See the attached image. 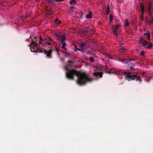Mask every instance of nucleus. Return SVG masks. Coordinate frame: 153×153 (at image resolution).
<instances>
[{"mask_svg":"<svg viewBox=\"0 0 153 153\" xmlns=\"http://www.w3.org/2000/svg\"><path fill=\"white\" fill-rule=\"evenodd\" d=\"M89 60L91 62H93L94 61V58L92 57H91L89 58Z\"/></svg>","mask_w":153,"mask_h":153,"instance_id":"22","label":"nucleus"},{"mask_svg":"<svg viewBox=\"0 0 153 153\" xmlns=\"http://www.w3.org/2000/svg\"><path fill=\"white\" fill-rule=\"evenodd\" d=\"M110 11V9H107L106 13V15H108L109 14Z\"/></svg>","mask_w":153,"mask_h":153,"instance_id":"24","label":"nucleus"},{"mask_svg":"<svg viewBox=\"0 0 153 153\" xmlns=\"http://www.w3.org/2000/svg\"><path fill=\"white\" fill-rule=\"evenodd\" d=\"M55 35L56 37L57 40L59 41L62 44L60 46L61 48L64 49L65 51H67L68 49L66 47L67 44L65 42L66 39L65 34L64 33L61 34L56 33Z\"/></svg>","mask_w":153,"mask_h":153,"instance_id":"4","label":"nucleus"},{"mask_svg":"<svg viewBox=\"0 0 153 153\" xmlns=\"http://www.w3.org/2000/svg\"><path fill=\"white\" fill-rule=\"evenodd\" d=\"M149 34H150L149 32H148L147 33H145L144 34V35H146L147 36H148V35H149Z\"/></svg>","mask_w":153,"mask_h":153,"instance_id":"31","label":"nucleus"},{"mask_svg":"<svg viewBox=\"0 0 153 153\" xmlns=\"http://www.w3.org/2000/svg\"><path fill=\"white\" fill-rule=\"evenodd\" d=\"M62 52L64 53V56L65 57H68L69 56V53L64 51Z\"/></svg>","mask_w":153,"mask_h":153,"instance_id":"15","label":"nucleus"},{"mask_svg":"<svg viewBox=\"0 0 153 153\" xmlns=\"http://www.w3.org/2000/svg\"><path fill=\"white\" fill-rule=\"evenodd\" d=\"M93 75L95 76L102 78V72H95L94 73Z\"/></svg>","mask_w":153,"mask_h":153,"instance_id":"9","label":"nucleus"},{"mask_svg":"<svg viewBox=\"0 0 153 153\" xmlns=\"http://www.w3.org/2000/svg\"><path fill=\"white\" fill-rule=\"evenodd\" d=\"M44 54H46L47 55V56L48 58H50V56L51 55V52H48L47 51H46Z\"/></svg>","mask_w":153,"mask_h":153,"instance_id":"13","label":"nucleus"},{"mask_svg":"<svg viewBox=\"0 0 153 153\" xmlns=\"http://www.w3.org/2000/svg\"><path fill=\"white\" fill-rule=\"evenodd\" d=\"M152 47V44L151 42H149L147 48L149 49H151Z\"/></svg>","mask_w":153,"mask_h":153,"instance_id":"16","label":"nucleus"},{"mask_svg":"<svg viewBox=\"0 0 153 153\" xmlns=\"http://www.w3.org/2000/svg\"><path fill=\"white\" fill-rule=\"evenodd\" d=\"M75 51H76V50H77L78 51H80V49L77 48L76 46L75 47Z\"/></svg>","mask_w":153,"mask_h":153,"instance_id":"28","label":"nucleus"},{"mask_svg":"<svg viewBox=\"0 0 153 153\" xmlns=\"http://www.w3.org/2000/svg\"><path fill=\"white\" fill-rule=\"evenodd\" d=\"M124 50H125V49L122 48V51H124Z\"/></svg>","mask_w":153,"mask_h":153,"instance_id":"36","label":"nucleus"},{"mask_svg":"<svg viewBox=\"0 0 153 153\" xmlns=\"http://www.w3.org/2000/svg\"><path fill=\"white\" fill-rule=\"evenodd\" d=\"M107 9H110V7L109 4H108L107 5Z\"/></svg>","mask_w":153,"mask_h":153,"instance_id":"32","label":"nucleus"},{"mask_svg":"<svg viewBox=\"0 0 153 153\" xmlns=\"http://www.w3.org/2000/svg\"><path fill=\"white\" fill-rule=\"evenodd\" d=\"M125 22V25L126 26H128L130 24V22H129L128 20L127 19H126V20Z\"/></svg>","mask_w":153,"mask_h":153,"instance_id":"17","label":"nucleus"},{"mask_svg":"<svg viewBox=\"0 0 153 153\" xmlns=\"http://www.w3.org/2000/svg\"><path fill=\"white\" fill-rule=\"evenodd\" d=\"M27 16H22L21 17V18H22V19H25L26 18H27Z\"/></svg>","mask_w":153,"mask_h":153,"instance_id":"26","label":"nucleus"},{"mask_svg":"<svg viewBox=\"0 0 153 153\" xmlns=\"http://www.w3.org/2000/svg\"><path fill=\"white\" fill-rule=\"evenodd\" d=\"M86 44L85 43H81L80 44V47L82 50H85L86 47Z\"/></svg>","mask_w":153,"mask_h":153,"instance_id":"11","label":"nucleus"},{"mask_svg":"<svg viewBox=\"0 0 153 153\" xmlns=\"http://www.w3.org/2000/svg\"><path fill=\"white\" fill-rule=\"evenodd\" d=\"M150 79L149 80H147V79H146V81H148L149 82Z\"/></svg>","mask_w":153,"mask_h":153,"instance_id":"38","label":"nucleus"},{"mask_svg":"<svg viewBox=\"0 0 153 153\" xmlns=\"http://www.w3.org/2000/svg\"><path fill=\"white\" fill-rule=\"evenodd\" d=\"M140 8L141 12V14H142V15H144L145 10L144 6V4L142 3H140Z\"/></svg>","mask_w":153,"mask_h":153,"instance_id":"8","label":"nucleus"},{"mask_svg":"<svg viewBox=\"0 0 153 153\" xmlns=\"http://www.w3.org/2000/svg\"><path fill=\"white\" fill-rule=\"evenodd\" d=\"M148 43H149V42L148 41H146L145 40H144L143 44L144 46H145V45H147V44H148Z\"/></svg>","mask_w":153,"mask_h":153,"instance_id":"19","label":"nucleus"},{"mask_svg":"<svg viewBox=\"0 0 153 153\" xmlns=\"http://www.w3.org/2000/svg\"><path fill=\"white\" fill-rule=\"evenodd\" d=\"M143 15H142V14H141V16L140 17V19L141 20L143 21Z\"/></svg>","mask_w":153,"mask_h":153,"instance_id":"30","label":"nucleus"},{"mask_svg":"<svg viewBox=\"0 0 153 153\" xmlns=\"http://www.w3.org/2000/svg\"><path fill=\"white\" fill-rule=\"evenodd\" d=\"M84 50H81L80 49V51H80L82 53H84Z\"/></svg>","mask_w":153,"mask_h":153,"instance_id":"33","label":"nucleus"},{"mask_svg":"<svg viewBox=\"0 0 153 153\" xmlns=\"http://www.w3.org/2000/svg\"><path fill=\"white\" fill-rule=\"evenodd\" d=\"M59 0V1H62V0Z\"/></svg>","mask_w":153,"mask_h":153,"instance_id":"39","label":"nucleus"},{"mask_svg":"<svg viewBox=\"0 0 153 153\" xmlns=\"http://www.w3.org/2000/svg\"><path fill=\"white\" fill-rule=\"evenodd\" d=\"M147 37H148V39H150V34L149 35H148V36H147Z\"/></svg>","mask_w":153,"mask_h":153,"instance_id":"34","label":"nucleus"},{"mask_svg":"<svg viewBox=\"0 0 153 153\" xmlns=\"http://www.w3.org/2000/svg\"><path fill=\"white\" fill-rule=\"evenodd\" d=\"M110 11V9H107L106 13V15H108L109 14Z\"/></svg>","mask_w":153,"mask_h":153,"instance_id":"25","label":"nucleus"},{"mask_svg":"<svg viewBox=\"0 0 153 153\" xmlns=\"http://www.w3.org/2000/svg\"><path fill=\"white\" fill-rule=\"evenodd\" d=\"M152 22H153V18H152V20H149V22L150 24L152 23Z\"/></svg>","mask_w":153,"mask_h":153,"instance_id":"27","label":"nucleus"},{"mask_svg":"<svg viewBox=\"0 0 153 153\" xmlns=\"http://www.w3.org/2000/svg\"><path fill=\"white\" fill-rule=\"evenodd\" d=\"M148 12L149 14L151 13V7L152 6V4L150 2H149L148 4Z\"/></svg>","mask_w":153,"mask_h":153,"instance_id":"12","label":"nucleus"},{"mask_svg":"<svg viewBox=\"0 0 153 153\" xmlns=\"http://www.w3.org/2000/svg\"><path fill=\"white\" fill-rule=\"evenodd\" d=\"M144 40L142 38H140L139 40V42L140 43H142L143 44Z\"/></svg>","mask_w":153,"mask_h":153,"instance_id":"21","label":"nucleus"},{"mask_svg":"<svg viewBox=\"0 0 153 153\" xmlns=\"http://www.w3.org/2000/svg\"><path fill=\"white\" fill-rule=\"evenodd\" d=\"M73 63L72 62L68 61L66 65L64 67L66 71V77L70 79H73L74 76L76 75L78 78L76 83L79 85H84L87 82H90L92 80L87 74L85 73L78 72L74 69H70L73 65Z\"/></svg>","mask_w":153,"mask_h":153,"instance_id":"1","label":"nucleus"},{"mask_svg":"<svg viewBox=\"0 0 153 153\" xmlns=\"http://www.w3.org/2000/svg\"><path fill=\"white\" fill-rule=\"evenodd\" d=\"M114 73L117 74L118 78L121 79H123V77H125V79H127L128 81L131 80H135L136 81H138L139 83H140L142 80L140 77L137 76L136 73H129L126 76L124 72L118 69H115L114 70Z\"/></svg>","mask_w":153,"mask_h":153,"instance_id":"2","label":"nucleus"},{"mask_svg":"<svg viewBox=\"0 0 153 153\" xmlns=\"http://www.w3.org/2000/svg\"><path fill=\"white\" fill-rule=\"evenodd\" d=\"M56 51L57 52V53H58L59 51L57 49H56Z\"/></svg>","mask_w":153,"mask_h":153,"instance_id":"37","label":"nucleus"},{"mask_svg":"<svg viewBox=\"0 0 153 153\" xmlns=\"http://www.w3.org/2000/svg\"><path fill=\"white\" fill-rule=\"evenodd\" d=\"M109 20L110 22H111L113 20V16L112 15H110L109 16Z\"/></svg>","mask_w":153,"mask_h":153,"instance_id":"18","label":"nucleus"},{"mask_svg":"<svg viewBox=\"0 0 153 153\" xmlns=\"http://www.w3.org/2000/svg\"><path fill=\"white\" fill-rule=\"evenodd\" d=\"M144 54V52L143 51H142L140 53V55L142 56H143Z\"/></svg>","mask_w":153,"mask_h":153,"instance_id":"23","label":"nucleus"},{"mask_svg":"<svg viewBox=\"0 0 153 153\" xmlns=\"http://www.w3.org/2000/svg\"><path fill=\"white\" fill-rule=\"evenodd\" d=\"M92 13L93 12L92 11H89L88 14L86 15V18L87 19H91L92 18Z\"/></svg>","mask_w":153,"mask_h":153,"instance_id":"10","label":"nucleus"},{"mask_svg":"<svg viewBox=\"0 0 153 153\" xmlns=\"http://www.w3.org/2000/svg\"><path fill=\"white\" fill-rule=\"evenodd\" d=\"M27 40H28V39H26V41H27Z\"/></svg>","mask_w":153,"mask_h":153,"instance_id":"40","label":"nucleus"},{"mask_svg":"<svg viewBox=\"0 0 153 153\" xmlns=\"http://www.w3.org/2000/svg\"><path fill=\"white\" fill-rule=\"evenodd\" d=\"M75 1H76L75 0H72L70 1V4H72L73 2H75Z\"/></svg>","mask_w":153,"mask_h":153,"instance_id":"29","label":"nucleus"},{"mask_svg":"<svg viewBox=\"0 0 153 153\" xmlns=\"http://www.w3.org/2000/svg\"><path fill=\"white\" fill-rule=\"evenodd\" d=\"M74 7L73 6H71L70 7V8L71 9H73L74 8Z\"/></svg>","mask_w":153,"mask_h":153,"instance_id":"35","label":"nucleus"},{"mask_svg":"<svg viewBox=\"0 0 153 153\" xmlns=\"http://www.w3.org/2000/svg\"><path fill=\"white\" fill-rule=\"evenodd\" d=\"M31 42L30 44L31 48L30 47V51L32 52H39L42 53L44 50H42L40 48V44L42 41V38H40V40H37L34 37H31Z\"/></svg>","mask_w":153,"mask_h":153,"instance_id":"3","label":"nucleus"},{"mask_svg":"<svg viewBox=\"0 0 153 153\" xmlns=\"http://www.w3.org/2000/svg\"><path fill=\"white\" fill-rule=\"evenodd\" d=\"M105 57L106 58H108L109 59H114L113 58L112 56L111 55H110L108 54H106L105 55Z\"/></svg>","mask_w":153,"mask_h":153,"instance_id":"14","label":"nucleus"},{"mask_svg":"<svg viewBox=\"0 0 153 153\" xmlns=\"http://www.w3.org/2000/svg\"><path fill=\"white\" fill-rule=\"evenodd\" d=\"M55 22L56 23L58 24H60V21H59L57 18L56 19Z\"/></svg>","mask_w":153,"mask_h":153,"instance_id":"20","label":"nucleus"},{"mask_svg":"<svg viewBox=\"0 0 153 153\" xmlns=\"http://www.w3.org/2000/svg\"><path fill=\"white\" fill-rule=\"evenodd\" d=\"M123 62L127 64L130 67L131 69H132L134 67L135 62L134 60H129L127 59H123L122 60Z\"/></svg>","mask_w":153,"mask_h":153,"instance_id":"5","label":"nucleus"},{"mask_svg":"<svg viewBox=\"0 0 153 153\" xmlns=\"http://www.w3.org/2000/svg\"><path fill=\"white\" fill-rule=\"evenodd\" d=\"M44 41L45 43L42 45L43 46L47 45L51 47L53 46L54 44V40L51 38L46 39Z\"/></svg>","mask_w":153,"mask_h":153,"instance_id":"6","label":"nucleus"},{"mask_svg":"<svg viewBox=\"0 0 153 153\" xmlns=\"http://www.w3.org/2000/svg\"><path fill=\"white\" fill-rule=\"evenodd\" d=\"M119 27V25H116L113 26V32L114 34L116 36H117L118 33L117 31Z\"/></svg>","mask_w":153,"mask_h":153,"instance_id":"7","label":"nucleus"}]
</instances>
